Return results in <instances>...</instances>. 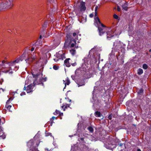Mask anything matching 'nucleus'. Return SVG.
I'll list each match as a JSON object with an SVG mask.
<instances>
[{
    "label": "nucleus",
    "mask_w": 151,
    "mask_h": 151,
    "mask_svg": "<svg viewBox=\"0 0 151 151\" xmlns=\"http://www.w3.org/2000/svg\"><path fill=\"white\" fill-rule=\"evenodd\" d=\"M1 129H2V127H1ZM3 131L2 129L1 131L0 132V134H1V133L2 131ZM6 136L5 134H3L1 135L0 136V137H2L3 139H4L5 138Z\"/></svg>",
    "instance_id": "nucleus-28"
},
{
    "label": "nucleus",
    "mask_w": 151,
    "mask_h": 151,
    "mask_svg": "<svg viewBox=\"0 0 151 151\" xmlns=\"http://www.w3.org/2000/svg\"><path fill=\"white\" fill-rule=\"evenodd\" d=\"M97 27L98 28L99 35L100 36H101L102 35L106 32V28L100 27V26L98 27Z\"/></svg>",
    "instance_id": "nucleus-7"
},
{
    "label": "nucleus",
    "mask_w": 151,
    "mask_h": 151,
    "mask_svg": "<svg viewBox=\"0 0 151 151\" xmlns=\"http://www.w3.org/2000/svg\"><path fill=\"white\" fill-rule=\"evenodd\" d=\"M12 69L11 67H10L9 69H6L4 71V72L5 73H8L9 74H12L13 73V71H12Z\"/></svg>",
    "instance_id": "nucleus-15"
},
{
    "label": "nucleus",
    "mask_w": 151,
    "mask_h": 151,
    "mask_svg": "<svg viewBox=\"0 0 151 151\" xmlns=\"http://www.w3.org/2000/svg\"><path fill=\"white\" fill-rule=\"evenodd\" d=\"M5 122V120H4V122H3L2 123V124H4V123Z\"/></svg>",
    "instance_id": "nucleus-60"
},
{
    "label": "nucleus",
    "mask_w": 151,
    "mask_h": 151,
    "mask_svg": "<svg viewBox=\"0 0 151 151\" xmlns=\"http://www.w3.org/2000/svg\"><path fill=\"white\" fill-rule=\"evenodd\" d=\"M65 106V105H63L61 107L62 108H63Z\"/></svg>",
    "instance_id": "nucleus-57"
},
{
    "label": "nucleus",
    "mask_w": 151,
    "mask_h": 151,
    "mask_svg": "<svg viewBox=\"0 0 151 151\" xmlns=\"http://www.w3.org/2000/svg\"><path fill=\"white\" fill-rule=\"evenodd\" d=\"M39 81L40 82V83H37V84H42V86H44V84L43 83V82H44V81H43V80H42V78H40L39 79Z\"/></svg>",
    "instance_id": "nucleus-24"
},
{
    "label": "nucleus",
    "mask_w": 151,
    "mask_h": 151,
    "mask_svg": "<svg viewBox=\"0 0 151 151\" xmlns=\"http://www.w3.org/2000/svg\"><path fill=\"white\" fill-rule=\"evenodd\" d=\"M108 118L109 119L111 120L112 119V115L111 114L109 115L108 117Z\"/></svg>",
    "instance_id": "nucleus-40"
},
{
    "label": "nucleus",
    "mask_w": 151,
    "mask_h": 151,
    "mask_svg": "<svg viewBox=\"0 0 151 151\" xmlns=\"http://www.w3.org/2000/svg\"><path fill=\"white\" fill-rule=\"evenodd\" d=\"M85 84V82L83 81V83H79V85L80 86H82V85H84Z\"/></svg>",
    "instance_id": "nucleus-37"
},
{
    "label": "nucleus",
    "mask_w": 151,
    "mask_h": 151,
    "mask_svg": "<svg viewBox=\"0 0 151 151\" xmlns=\"http://www.w3.org/2000/svg\"><path fill=\"white\" fill-rule=\"evenodd\" d=\"M78 20L80 22L84 23L86 21V16L85 17H83L82 16H80L78 18Z\"/></svg>",
    "instance_id": "nucleus-10"
},
{
    "label": "nucleus",
    "mask_w": 151,
    "mask_h": 151,
    "mask_svg": "<svg viewBox=\"0 0 151 151\" xmlns=\"http://www.w3.org/2000/svg\"><path fill=\"white\" fill-rule=\"evenodd\" d=\"M98 8V6H95V12H96L97 11V9Z\"/></svg>",
    "instance_id": "nucleus-44"
},
{
    "label": "nucleus",
    "mask_w": 151,
    "mask_h": 151,
    "mask_svg": "<svg viewBox=\"0 0 151 151\" xmlns=\"http://www.w3.org/2000/svg\"><path fill=\"white\" fill-rule=\"evenodd\" d=\"M123 145V144H122V143H120V146H122Z\"/></svg>",
    "instance_id": "nucleus-58"
},
{
    "label": "nucleus",
    "mask_w": 151,
    "mask_h": 151,
    "mask_svg": "<svg viewBox=\"0 0 151 151\" xmlns=\"http://www.w3.org/2000/svg\"><path fill=\"white\" fill-rule=\"evenodd\" d=\"M119 70V68H118L117 69H116L115 70L113 71V76L115 78H117L119 76L118 75L119 73V71H117Z\"/></svg>",
    "instance_id": "nucleus-13"
},
{
    "label": "nucleus",
    "mask_w": 151,
    "mask_h": 151,
    "mask_svg": "<svg viewBox=\"0 0 151 151\" xmlns=\"http://www.w3.org/2000/svg\"><path fill=\"white\" fill-rule=\"evenodd\" d=\"M5 4L6 5V6L9 7V6H10V5H11V2H6L5 3Z\"/></svg>",
    "instance_id": "nucleus-32"
},
{
    "label": "nucleus",
    "mask_w": 151,
    "mask_h": 151,
    "mask_svg": "<svg viewBox=\"0 0 151 151\" xmlns=\"http://www.w3.org/2000/svg\"><path fill=\"white\" fill-rule=\"evenodd\" d=\"M69 100V102H71V100H70H70Z\"/></svg>",
    "instance_id": "nucleus-62"
},
{
    "label": "nucleus",
    "mask_w": 151,
    "mask_h": 151,
    "mask_svg": "<svg viewBox=\"0 0 151 151\" xmlns=\"http://www.w3.org/2000/svg\"><path fill=\"white\" fill-rule=\"evenodd\" d=\"M100 24L101 25V27H102V28H106V27L103 24H102L101 23V24Z\"/></svg>",
    "instance_id": "nucleus-33"
},
{
    "label": "nucleus",
    "mask_w": 151,
    "mask_h": 151,
    "mask_svg": "<svg viewBox=\"0 0 151 151\" xmlns=\"http://www.w3.org/2000/svg\"><path fill=\"white\" fill-rule=\"evenodd\" d=\"M47 22H44V24L42 25V28H43V30L42 32H42V33L43 34H45V29H46V27H47Z\"/></svg>",
    "instance_id": "nucleus-12"
},
{
    "label": "nucleus",
    "mask_w": 151,
    "mask_h": 151,
    "mask_svg": "<svg viewBox=\"0 0 151 151\" xmlns=\"http://www.w3.org/2000/svg\"><path fill=\"white\" fill-rule=\"evenodd\" d=\"M5 61L4 60H3L2 62V63L3 64H4V63H5Z\"/></svg>",
    "instance_id": "nucleus-53"
},
{
    "label": "nucleus",
    "mask_w": 151,
    "mask_h": 151,
    "mask_svg": "<svg viewBox=\"0 0 151 151\" xmlns=\"http://www.w3.org/2000/svg\"><path fill=\"white\" fill-rule=\"evenodd\" d=\"M107 104L105 101H102L101 102L99 100H95V103L93 104V106L99 109L101 107H103V106L105 108V109L108 108V107L106 106Z\"/></svg>",
    "instance_id": "nucleus-3"
},
{
    "label": "nucleus",
    "mask_w": 151,
    "mask_h": 151,
    "mask_svg": "<svg viewBox=\"0 0 151 151\" xmlns=\"http://www.w3.org/2000/svg\"><path fill=\"white\" fill-rule=\"evenodd\" d=\"M136 151H141V150L140 149L138 148L137 149V150Z\"/></svg>",
    "instance_id": "nucleus-54"
},
{
    "label": "nucleus",
    "mask_w": 151,
    "mask_h": 151,
    "mask_svg": "<svg viewBox=\"0 0 151 151\" xmlns=\"http://www.w3.org/2000/svg\"><path fill=\"white\" fill-rule=\"evenodd\" d=\"M97 11L95 12V18L97 17Z\"/></svg>",
    "instance_id": "nucleus-46"
},
{
    "label": "nucleus",
    "mask_w": 151,
    "mask_h": 151,
    "mask_svg": "<svg viewBox=\"0 0 151 151\" xmlns=\"http://www.w3.org/2000/svg\"><path fill=\"white\" fill-rule=\"evenodd\" d=\"M32 74L33 76V78H37L38 77V76L39 75V74H33L32 72Z\"/></svg>",
    "instance_id": "nucleus-29"
},
{
    "label": "nucleus",
    "mask_w": 151,
    "mask_h": 151,
    "mask_svg": "<svg viewBox=\"0 0 151 151\" xmlns=\"http://www.w3.org/2000/svg\"><path fill=\"white\" fill-rule=\"evenodd\" d=\"M142 67L143 69L146 70L148 66L146 64H144L143 65Z\"/></svg>",
    "instance_id": "nucleus-30"
},
{
    "label": "nucleus",
    "mask_w": 151,
    "mask_h": 151,
    "mask_svg": "<svg viewBox=\"0 0 151 151\" xmlns=\"http://www.w3.org/2000/svg\"><path fill=\"white\" fill-rule=\"evenodd\" d=\"M70 58H68L66 59L64 61L65 65V66L68 67H69L70 66V65L69 62V60H70Z\"/></svg>",
    "instance_id": "nucleus-14"
},
{
    "label": "nucleus",
    "mask_w": 151,
    "mask_h": 151,
    "mask_svg": "<svg viewBox=\"0 0 151 151\" xmlns=\"http://www.w3.org/2000/svg\"><path fill=\"white\" fill-rule=\"evenodd\" d=\"M80 139L82 141L84 140V138H81Z\"/></svg>",
    "instance_id": "nucleus-52"
},
{
    "label": "nucleus",
    "mask_w": 151,
    "mask_h": 151,
    "mask_svg": "<svg viewBox=\"0 0 151 151\" xmlns=\"http://www.w3.org/2000/svg\"><path fill=\"white\" fill-rule=\"evenodd\" d=\"M113 17L114 19H118L119 17L116 14H114V15Z\"/></svg>",
    "instance_id": "nucleus-34"
},
{
    "label": "nucleus",
    "mask_w": 151,
    "mask_h": 151,
    "mask_svg": "<svg viewBox=\"0 0 151 151\" xmlns=\"http://www.w3.org/2000/svg\"><path fill=\"white\" fill-rule=\"evenodd\" d=\"M40 142L39 139H35L34 138L27 142V145L29 148L30 151H39L37 147Z\"/></svg>",
    "instance_id": "nucleus-2"
},
{
    "label": "nucleus",
    "mask_w": 151,
    "mask_h": 151,
    "mask_svg": "<svg viewBox=\"0 0 151 151\" xmlns=\"http://www.w3.org/2000/svg\"><path fill=\"white\" fill-rule=\"evenodd\" d=\"M63 83L65 84V86L63 90L64 91V89L66 88V85H68L70 83V80L68 78H66L65 81L63 80Z\"/></svg>",
    "instance_id": "nucleus-11"
},
{
    "label": "nucleus",
    "mask_w": 151,
    "mask_h": 151,
    "mask_svg": "<svg viewBox=\"0 0 151 151\" xmlns=\"http://www.w3.org/2000/svg\"><path fill=\"white\" fill-rule=\"evenodd\" d=\"M128 5L127 3H124L122 6V9L125 11H127L128 9Z\"/></svg>",
    "instance_id": "nucleus-16"
},
{
    "label": "nucleus",
    "mask_w": 151,
    "mask_h": 151,
    "mask_svg": "<svg viewBox=\"0 0 151 151\" xmlns=\"http://www.w3.org/2000/svg\"><path fill=\"white\" fill-rule=\"evenodd\" d=\"M117 10L118 12H120V10H121L120 9L119 6H117Z\"/></svg>",
    "instance_id": "nucleus-43"
},
{
    "label": "nucleus",
    "mask_w": 151,
    "mask_h": 151,
    "mask_svg": "<svg viewBox=\"0 0 151 151\" xmlns=\"http://www.w3.org/2000/svg\"><path fill=\"white\" fill-rule=\"evenodd\" d=\"M143 89L142 88H141L137 92V93L139 95H141L142 93L143 92Z\"/></svg>",
    "instance_id": "nucleus-23"
},
{
    "label": "nucleus",
    "mask_w": 151,
    "mask_h": 151,
    "mask_svg": "<svg viewBox=\"0 0 151 151\" xmlns=\"http://www.w3.org/2000/svg\"><path fill=\"white\" fill-rule=\"evenodd\" d=\"M101 22L99 18L97 17L94 18V25L97 27L100 26L99 25Z\"/></svg>",
    "instance_id": "nucleus-8"
},
{
    "label": "nucleus",
    "mask_w": 151,
    "mask_h": 151,
    "mask_svg": "<svg viewBox=\"0 0 151 151\" xmlns=\"http://www.w3.org/2000/svg\"><path fill=\"white\" fill-rule=\"evenodd\" d=\"M114 32L113 30L110 29L106 32L107 38L108 40H110L111 38L114 36Z\"/></svg>",
    "instance_id": "nucleus-6"
},
{
    "label": "nucleus",
    "mask_w": 151,
    "mask_h": 151,
    "mask_svg": "<svg viewBox=\"0 0 151 151\" xmlns=\"http://www.w3.org/2000/svg\"><path fill=\"white\" fill-rule=\"evenodd\" d=\"M36 80L34 81L33 83H31L27 86V88L25 86L23 88V90H26L27 93H29L32 91L34 87L36 84L35 82Z\"/></svg>",
    "instance_id": "nucleus-4"
},
{
    "label": "nucleus",
    "mask_w": 151,
    "mask_h": 151,
    "mask_svg": "<svg viewBox=\"0 0 151 151\" xmlns=\"http://www.w3.org/2000/svg\"><path fill=\"white\" fill-rule=\"evenodd\" d=\"M70 106V105L68 104H66L65 106V108H64L63 110L65 111V109L67 108L68 107H69Z\"/></svg>",
    "instance_id": "nucleus-36"
},
{
    "label": "nucleus",
    "mask_w": 151,
    "mask_h": 151,
    "mask_svg": "<svg viewBox=\"0 0 151 151\" xmlns=\"http://www.w3.org/2000/svg\"><path fill=\"white\" fill-rule=\"evenodd\" d=\"M13 6V5L12 4V6H11V7H12V6Z\"/></svg>",
    "instance_id": "nucleus-63"
},
{
    "label": "nucleus",
    "mask_w": 151,
    "mask_h": 151,
    "mask_svg": "<svg viewBox=\"0 0 151 151\" xmlns=\"http://www.w3.org/2000/svg\"><path fill=\"white\" fill-rule=\"evenodd\" d=\"M87 129L91 133H93L94 131L93 128L91 126L88 127L87 128Z\"/></svg>",
    "instance_id": "nucleus-19"
},
{
    "label": "nucleus",
    "mask_w": 151,
    "mask_h": 151,
    "mask_svg": "<svg viewBox=\"0 0 151 151\" xmlns=\"http://www.w3.org/2000/svg\"><path fill=\"white\" fill-rule=\"evenodd\" d=\"M117 41H115L114 42L113 45L114 46L116 47L117 46Z\"/></svg>",
    "instance_id": "nucleus-38"
},
{
    "label": "nucleus",
    "mask_w": 151,
    "mask_h": 151,
    "mask_svg": "<svg viewBox=\"0 0 151 151\" xmlns=\"http://www.w3.org/2000/svg\"><path fill=\"white\" fill-rule=\"evenodd\" d=\"M70 52L71 54L73 55H74L76 53V50L74 49H71L70 50Z\"/></svg>",
    "instance_id": "nucleus-17"
},
{
    "label": "nucleus",
    "mask_w": 151,
    "mask_h": 151,
    "mask_svg": "<svg viewBox=\"0 0 151 151\" xmlns=\"http://www.w3.org/2000/svg\"><path fill=\"white\" fill-rule=\"evenodd\" d=\"M21 58L17 59L15 60H14L13 61H12L11 62H9L8 63L9 65L10 66H13L16 63H18L19 61V60H20L21 61H22V60L20 59Z\"/></svg>",
    "instance_id": "nucleus-9"
},
{
    "label": "nucleus",
    "mask_w": 151,
    "mask_h": 151,
    "mask_svg": "<svg viewBox=\"0 0 151 151\" xmlns=\"http://www.w3.org/2000/svg\"><path fill=\"white\" fill-rule=\"evenodd\" d=\"M143 73V70L141 68H139L138 70H137V74L138 75H140L142 74Z\"/></svg>",
    "instance_id": "nucleus-18"
},
{
    "label": "nucleus",
    "mask_w": 151,
    "mask_h": 151,
    "mask_svg": "<svg viewBox=\"0 0 151 151\" xmlns=\"http://www.w3.org/2000/svg\"><path fill=\"white\" fill-rule=\"evenodd\" d=\"M45 151H49L48 149H45Z\"/></svg>",
    "instance_id": "nucleus-55"
},
{
    "label": "nucleus",
    "mask_w": 151,
    "mask_h": 151,
    "mask_svg": "<svg viewBox=\"0 0 151 151\" xmlns=\"http://www.w3.org/2000/svg\"><path fill=\"white\" fill-rule=\"evenodd\" d=\"M86 9L85 6V3L82 1L80 2V4L77 7V11L78 12H82L85 11Z\"/></svg>",
    "instance_id": "nucleus-5"
},
{
    "label": "nucleus",
    "mask_w": 151,
    "mask_h": 151,
    "mask_svg": "<svg viewBox=\"0 0 151 151\" xmlns=\"http://www.w3.org/2000/svg\"><path fill=\"white\" fill-rule=\"evenodd\" d=\"M124 56H122L121 57V59H120V62L121 64H123V63H124Z\"/></svg>",
    "instance_id": "nucleus-26"
},
{
    "label": "nucleus",
    "mask_w": 151,
    "mask_h": 151,
    "mask_svg": "<svg viewBox=\"0 0 151 151\" xmlns=\"http://www.w3.org/2000/svg\"><path fill=\"white\" fill-rule=\"evenodd\" d=\"M60 111L56 109L55 111L53 113V114L55 115H59V113H60Z\"/></svg>",
    "instance_id": "nucleus-27"
},
{
    "label": "nucleus",
    "mask_w": 151,
    "mask_h": 151,
    "mask_svg": "<svg viewBox=\"0 0 151 151\" xmlns=\"http://www.w3.org/2000/svg\"><path fill=\"white\" fill-rule=\"evenodd\" d=\"M76 64L75 62V63H72L71 64V65L72 66H74L76 65Z\"/></svg>",
    "instance_id": "nucleus-47"
},
{
    "label": "nucleus",
    "mask_w": 151,
    "mask_h": 151,
    "mask_svg": "<svg viewBox=\"0 0 151 151\" xmlns=\"http://www.w3.org/2000/svg\"><path fill=\"white\" fill-rule=\"evenodd\" d=\"M34 50V47H32L31 49V51H33Z\"/></svg>",
    "instance_id": "nucleus-50"
},
{
    "label": "nucleus",
    "mask_w": 151,
    "mask_h": 151,
    "mask_svg": "<svg viewBox=\"0 0 151 151\" xmlns=\"http://www.w3.org/2000/svg\"><path fill=\"white\" fill-rule=\"evenodd\" d=\"M25 95V92H23L20 93V95L21 96H23L24 95Z\"/></svg>",
    "instance_id": "nucleus-41"
},
{
    "label": "nucleus",
    "mask_w": 151,
    "mask_h": 151,
    "mask_svg": "<svg viewBox=\"0 0 151 151\" xmlns=\"http://www.w3.org/2000/svg\"><path fill=\"white\" fill-rule=\"evenodd\" d=\"M52 134L50 133H47L45 134V136L46 137L48 136H52Z\"/></svg>",
    "instance_id": "nucleus-35"
},
{
    "label": "nucleus",
    "mask_w": 151,
    "mask_h": 151,
    "mask_svg": "<svg viewBox=\"0 0 151 151\" xmlns=\"http://www.w3.org/2000/svg\"><path fill=\"white\" fill-rule=\"evenodd\" d=\"M95 116L96 117H99L101 116V113L99 111H97L95 112Z\"/></svg>",
    "instance_id": "nucleus-21"
},
{
    "label": "nucleus",
    "mask_w": 151,
    "mask_h": 151,
    "mask_svg": "<svg viewBox=\"0 0 151 151\" xmlns=\"http://www.w3.org/2000/svg\"><path fill=\"white\" fill-rule=\"evenodd\" d=\"M73 36L74 37H76L77 36L76 33L75 32H74L73 34Z\"/></svg>",
    "instance_id": "nucleus-42"
},
{
    "label": "nucleus",
    "mask_w": 151,
    "mask_h": 151,
    "mask_svg": "<svg viewBox=\"0 0 151 151\" xmlns=\"http://www.w3.org/2000/svg\"><path fill=\"white\" fill-rule=\"evenodd\" d=\"M10 101L8 100L6 103V104H8V105H9V103Z\"/></svg>",
    "instance_id": "nucleus-48"
},
{
    "label": "nucleus",
    "mask_w": 151,
    "mask_h": 151,
    "mask_svg": "<svg viewBox=\"0 0 151 151\" xmlns=\"http://www.w3.org/2000/svg\"><path fill=\"white\" fill-rule=\"evenodd\" d=\"M10 101H12V97H10V98L9 99H8Z\"/></svg>",
    "instance_id": "nucleus-51"
},
{
    "label": "nucleus",
    "mask_w": 151,
    "mask_h": 151,
    "mask_svg": "<svg viewBox=\"0 0 151 151\" xmlns=\"http://www.w3.org/2000/svg\"><path fill=\"white\" fill-rule=\"evenodd\" d=\"M54 60L55 61H57L58 60L57 59H54Z\"/></svg>",
    "instance_id": "nucleus-56"
},
{
    "label": "nucleus",
    "mask_w": 151,
    "mask_h": 151,
    "mask_svg": "<svg viewBox=\"0 0 151 151\" xmlns=\"http://www.w3.org/2000/svg\"><path fill=\"white\" fill-rule=\"evenodd\" d=\"M149 52H151V49L149 50Z\"/></svg>",
    "instance_id": "nucleus-61"
},
{
    "label": "nucleus",
    "mask_w": 151,
    "mask_h": 151,
    "mask_svg": "<svg viewBox=\"0 0 151 151\" xmlns=\"http://www.w3.org/2000/svg\"><path fill=\"white\" fill-rule=\"evenodd\" d=\"M57 119V117H55L54 116H53L52 117V118L50 119V121H51L50 122V125L51 126H52V123H53V121L55 119Z\"/></svg>",
    "instance_id": "nucleus-22"
},
{
    "label": "nucleus",
    "mask_w": 151,
    "mask_h": 151,
    "mask_svg": "<svg viewBox=\"0 0 151 151\" xmlns=\"http://www.w3.org/2000/svg\"><path fill=\"white\" fill-rule=\"evenodd\" d=\"M117 60H118V57H117Z\"/></svg>",
    "instance_id": "nucleus-64"
},
{
    "label": "nucleus",
    "mask_w": 151,
    "mask_h": 151,
    "mask_svg": "<svg viewBox=\"0 0 151 151\" xmlns=\"http://www.w3.org/2000/svg\"><path fill=\"white\" fill-rule=\"evenodd\" d=\"M12 106V105H8V104H6L5 105V107H6L10 111H12L10 109Z\"/></svg>",
    "instance_id": "nucleus-20"
},
{
    "label": "nucleus",
    "mask_w": 151,
    "mask_h": 151,
    "mask_svg": "<svg viewBox=\"0 0 151 151\" xmlns=\"http://www.w3.org/2000/svg\"><path fill=\"white\" fill-rule=\"evenodd\" d=\"M42 80H43V81L45 82V81H46L47 79V78L46 77H45V78H42Z\"/></svg>",
    "instance_id": "nucleus-39"
},
{
    "label": "nucleus",
    "mask_w": 151,
    "mask_h": 151,
    "mask_svg": "<svg viewBox=\"0 0 151 151\" xmlns=\"http://www.w3.org/2000/svg\"><path fill=\"white\" fill-rule=\"evenodd\" d=\"M42 38V36L40 35V38L41 39Z\"/></svg>",
    "instance_id": "nucleus-59"
},
{
    "label": "nucleus",
    "mask_w": 151,
    "mask_h": 151,
    "mask_svg": "<svg viewBox=\"0 0 151 151\" xmlns=\"http://www.w3.org/2000/svg\"><path fill=\"white\" fill-rule=\"evenodd\" d=\"M93 17V14H91L89 15V17L92 18Z\"/></svg>",
    "instance_id": "nucleus-45"
},
{
    "label": "nucleus",
    "mask_w": 151,
    "mask_h": 151,
    "mask_svg": "<svg viewBox=\"0 0 151 151\" xmlns=\"http://www.w3.org/2000/svg\"><path fill=\"white\" fill-rule=\"evenodd\" d=\"M66 37V39H65L63 46L64 48L66 49L68 47L70 44H71L70 47H73L75 46V44H76V40L72 37V34L70 33H67Z\"/></svg>",
    "instance_id": "nucleus-1"
},
{
    "label": "nucleus",
    "mask_w": 151,
    "mask_h": 151,
    "mask_svg": "<svg viewBox=\"0 0 151 151\" xmlns=\"http://www.w3.org/2000/svg\"><path fill=\"white\" fill-rule=\"evenodd\" d=\"M49 2L50 3H53L55 4V5H56L57 4V1L56 0H50Z\"/></svg>",
    "instance_id": "nucleus-25"
},
{
    "label": "nucleus",
    "mask_w": 151,
    "mask_h": 151,
    "mask_svg": "<svg viewBox=\"0 0 151 151\" xmlns=\"http://www.w3.org/2000/svg\"><path fill=\"white\" fill-rule=\"evenodd\" d=\"M63 115V113L62 112H60V113H59V115L60 116H62Z\"/></svg>",
    "instance_id": "nucleus-49"
},
{
    "label": "nucleus",
    "mask_w": 151,
    "mask_h": 151,
    "mask_svg": "<svg viewBox=\"0 0 151 151\" xmlns=\"http://www.w3.org/2000/svg\"><path fill=\"white\" fill-rule=\"evenodd\" d=\"M59 67L56 65H54L53 66V69L55 70H58L59 68Z\"/></svg>",
    "instance_id": "nucleus-31"
}]
</instances>
